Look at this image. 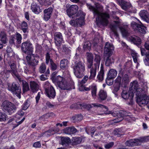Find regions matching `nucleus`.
<instances>
[{
  "label": "nucleus",
  "instance_id": "1",
  "mask_svg": "<svg viewBox=\"0 0 149 149\" xmlns=\"http://www.w3.org/2000/svg\"><path fill=\"white\" fill-rule=\"evenodd\" d=\"M95 7L93 6L90 4H86L88 8L93 12L94 16L96 15L97 17L96 18V20L97 24L99 23L103 26H107L108 24V19L109 18V15L106 13H101L100 12L102 11L103 7L97 3H95Z\"/></svg>",
  "mask_w": 149,
  "mask_h": 149
},
{
  "label": "nucleus",
  "instance_id": "2",
  "mask_svg": "<svg viewBox=\"0 0 149 149\" xmlns=\"http://www.w3.org/2000/svg\"><path fill=\"white\" fill-rule=\"evenodd\" d=\"M74 73L76 77L78 78H82L84 76V72L85 70V64L81 61H76L74 64L72 65Z\"/></svg>",
  "mask_w": 149,
  "mask_h": 149
},
{
  "label": "nucleus",
  "instance_id": "3",
  "mask_svg": "<svg viewBox=\"0 0 149 149\" xmlns=\"http://www.w3.org/2000/svg\"><path fill=\"white\" fill-rule=\"evenodd\" d=\"M1 107L4 111L9 115L15 112L17 108L14 104L7 100H5L3 102Z\"/></svg>",
  "mask_w": 149,
  "mask_h": 149
},
{
  "label": "nucleus",
  "instance_id": "4",
  "mask_svg": "<svg viewBox=\"0 0 149 149\" xmlns=\"http://www.w3.org/2000/svg\"><path fill=\"white\" fill-rule=\"evenodd\" d=\"M58 87L61 90H69L71 88L70 84L63 78L58 76L55 78Z\"/></svg>",
  "mask_w": 149,
  "mask_h": 149
},
{
  "label": "nucleus",
  "instance_id": "5",
  "mask_svg": "<svg viewBox=\"0 0 149 149\" xmlns=\"http://www.w3.org/2000/svg\"><path fill=\"white\" fill-rule=\"evenodd\" d=\"M8 90L14 95H15L19 99L21 98V89L18 84L13 82L12 84H8Z\"/></svg>",
  "mask_w": 149,
  "mask_h": 149
},
{
  "label": "nucleus",
  "instance_id": "6",
  "mask_svg": "<svg viewBox=\"0 0 149 149\" xmlns=\"http://www.w3.org/2000/svg\"><path fill=\"white\" fill-rule=\"evenodd\" d=\"M21 49L22 51L29 55H32L33 51L32 44L30 42L26 41L23 42L21 45Z\"/></svg>",
  "mask_w": 149,
  "mask_h": 149
},
{
  "label": "nucleus",
  "instance_id": "7",
  "mask_svg": "<svg viewBox=\"0 0 149 149\" xmlns=\"http://www.w3.org/2000/svg\"><path fill=\"white\" fill-rule=\"evenodd\" d=\"M26 60L28 65L29 66L30 68L31 67H33L32 70L31 72L34 70L35 68L34 66L37 65L38 63L39 57H35L34 54L32 55H29L26 57Z\"/></svg>",
  "mask_w": 149,
  "mask_h": 149
},
{
  "label": "nucleus",
  "instance_id": "8",
  "mask_svg": "<svg viewBox=\"0 0 149 149\" xmlns=\"http://www.w3.org/2000/svg\"><path fill=\"white\" fill-rule=\"evenodd\" d=\"M44 88L47 96L50 98H54L56 96V91L54 88L49 84L47 81L44 85Z\"/></svg>",
  "mask_w": 149,
  "mask_h": 149
},
{
  "label": "nucleus",
  "instance_id": "9",
  "mask_svg": "<svg viewBox=\"0 0 149 149\" xmlns=\"http://www.w3.org/2000/svg\"><path fill=\"white\" fill-rule=\"evenodd\" d=\"M138 21L139 22V24L135 22H132L131 24V27L135 31L143 34H145L146 33V27L140 21Z\"/></svg>",
  "mask_w": 149,
  "mask_h": 149
},
{
  "label": "nucleus",
  "instance_id": "10",
  "mask_svg": "<svg viewBox=\"0 0 149 149\" xmlns=\"http://www.w3.org/2000/svg\"><path fill=\"white\" fill-rule=\"evenodd\" d=\"M137 96L136 102L140 106L146 105L149 101V97L146 95H143L142 92Z\"/></svg>",
  "mask_w": 149,
  "mask_h": 149
},
{
  "label": "nucleus",
  "instance_id": "11",
  "mask_svg": "<svg viewBox=\"0 0 149 149\" xmlns=\"http://www.w3.org/2000/svg\"><path fill=\"white\" fill-rule=\"evenodd\" d=\"M130 91L133 93L136 91V95H139L143 91V89L139 87L138 82L134 81L131 82L130 84Z\"/></svg>",
  "mask_w": 149,
  "mask_h": 149
},
{
  "label": "nucleus",
  "instance_id": "12",
  "mask_svg": "<svg viewBox=\"0 0 149 149\" xmlns=\"http://www.w3.org/2000/svg\"><path fill=\"white\" fill-rule=\"evenodd\" d=\"M85 16V14L81 11H79L77 14L74 15L75 17L76 24L77 25L81 26L84 24Z\"/></svg>",
  "mask_w": 149,
  "mask_h": 149
},
{
  "label": "nucleus",
  "instance_id": "13",
  "mask_svg": "<svg viewBox=\"0 0 149 149\" xmlns=\"http://www.w3.org/2000/svg\"><path fill=\"white\" fill-rule=\"evenodd\" d=\"M78 7L77 5H72L66 10L67 15L69 17L73 16L77 14Z\"/></svg>",
  "mask_w": 149,
  "mask_h": 149
},
{
  "label": "nucleus",
  "instance_id": "14",
  "mask_svg": "<svg viewBox=\"0 0 149 149\" xmlns=\"http://www.w3.org/2000/svg\"><path fill=\"white\" fill-rule=\"evenodd\" d=\"M113 50V45L109 42H106L104 47V55H112Z\"/></svg>",
  "mask_w": 149,
  "mask_h": 149
},
{
  "label": "nucleus",
  "instance_id": "15",
  "mask_svg": "<svg viewBox=\"0 0 149 149\" xmlns=\"http://www.w3.org/2000/svg\"><path fill=\"white\" fill-rule=\"evenodd\" d=\"M55 43L56 46L60 47L63 41V37L62 34L60 32H56L54 35Z\"/></svg>",
  "mask_w": 149,
  "mask_h": 149
},
{
  "label": "nucleus",
  "instance_id": "16",
  "mask_svg": "<svg viewBox=\"0 0 149 149\" xmlns=\"http://www.w3.org/2000/svg\"><path fill=\"white\" fill-rule=\"evenodd\" d=\"M8 64L11 69V70H8L9 72L13 74L15 76L17 77V76H19L17 74V70L16 65L15 61H10L8 62Z\"/></svg>",
  "mask_w": 149,
  "mask_h": 149
},
{
  "label": "nucleus",
  "instance_id": "17",
  "mask_svg": "<svg viewBox=\"0 0 149 149\" xmlns=\"http://www.w3.org/2000/svg\"><path fill=\"white\" fill-rule=\"evenodd\" d=\"M125 145L128 146H133L141 145V144L140 138L138 139H130L125 142Z\"/></svg>",
  "mask_w": 149,
  "mask_h": 149
},
{
  "label": "nucleus",
  "instance_id": "18",
  "mask_svg": "<svg viewBox=\"0 0 149 149\" xmlns=\"http://www.w3.org/2000/svg\"><path fill=\"white\" fill-rule=\"evenodd\" d=\"M87 67L91 68L93 65L94 56L91 53H86V54Z\"/></svg>",
  "mask_w": 149,
  "mask_h": 149
},
{
  "label": "nucleus",
  "instance_id": "19",
  "mask_svg": "<svg viewBox=\"0 0 149 149\" xmlns=\"http://www.w3.org/2000/svg\"><path fill=\"white\" fill-rule=\"evenodd\" d=\"M121 111H117L113 112L111 115L114 117H116V118L113 120L115 123H118L122 121L123 118V115L121 114Z\"/></svg>",
  "mask_w": 149,
  "mask_h": 149
},
{
  "label": "nucleus",
  "instance_id": "20",
  "mask_svg": "<svg viewBox=\"0 0 149 149\" xmlns=\"http://www.w3.org/2000/svg\"><path fill=\"white\" fill-rule=\"evenodd\" d=\"M19 82L22 84L24 92H27L29 90V86L28 83L22 79L19 76H17Z\"/></svg>",
  "mask_w": 149,
  "mask_h": 149
},
{
  "label": "nucleus",
  "instance_id": "21",
  "mask_svg": "<svg viewBox=\"0 0 149 149\" xmlns=\"http://www.w3.org/2000/svg\"><path fill=\"white\" fill-rule=\"evenodd\" d=\"M129 39L131 42L139 46L141 43V40L140 38L134 35L129 37Z\"/></svg>",
  "mask_w": 149,
  "mask_h": 149
},
{
  "label": "nucleus",
  "instance_id": "22",
  "mask_svg": "<svg viewBox=\"0 0 149 149\" xmlns=\"http://www.w3.org/2000/svg\"><path fill=\"white\" fill-rule=\"evenodd\" d=\"M63 132L65 134L71 135L75 134L77 130L74 127L72 126L65 128L63 130Z\"/></svg>",
  "mask_w": 149,
  "mask_h": 149
},
{
  "label": "nucleus",
  "instance_id": "23",
  "mask_svg": "<svg viewBox=\"0 0 149 149\" xmlns=\"http://www.w3.org/2000/svg\"><path fill=\"white\" fill-rule=\"evenodd\" d=\"M112 55H104V59L105 60V64L107 66H110L114 62V60L111 56Z\"/></svg>",
  "mask_w": 149,
  "mask_h": 149
},
{
  "label": "nucleus",
  "instance_id": "24",
  "mask_svg": "<svg viewBox=\"0 0 149 149\" xmlns=\"http://www.w3.org/2000/svg\"><path fill=\"white\" fill-rule=\"evenodd\" d=\"M30 89L33 93L36 92L39 89L40 86L39 84L35 81H31L30 82Z\"/></svg>",
  "mask_w": 149,
  "mask_h": 149
},
{
  "label": "nucleus",
  "instance_id": "25",
  "mask_svg": "<svg viewBox=\"0 0 149 149\" xmlns=\"http://www.w3.org/2000/svg\"><path fill=\"white\" fill-rule=\"evenodd\" d=\"M130 81V79L129 75L127 74H124L123 76L121 86L123 87H126Z\"/></svg>",
  "mask_w": 149,
  "mask_h": 149
},
{
  "label": "nucleus",
  "instance_id": "26",
  "mask_svg": "<svg viewBox=\"0 0 149 149\" xmlns=\"http://www.w3.org/2000/svg\"><path fill=\"white\" fill-rule=\"evenodd\" d=\"M107 96V92L103 90H101L98 94L97 98L99 100L103 101L106 99Z\"/></svg>",
  "mask_w": 149,
  "mask_h": 149
},
{
  "label": "nucleus",
  "instance_id": "27",
  "mask_svg": "<svg viewBox=\"0 0 149 149\" xmlns=\"http://www.w3.org/2000/svg\"><path fill=\"white\" fill-rule=\"evenodd\" d=\"M82 107L86 109H90L93 107H100L102 108H105L106 109V107L105 106L99 104L94 103L92 104H81Z\"/></svg>",
  "mask_w": 149,
  "mask_h": 149
},
{
  "label": "nucleus",
  "instance_id": "28",
  "mask_svg": "<svg viewBox=\"0 0 149 149\" xmlns=\"http://www.w3.org/2000/svg\"><path fill=\"white\" fill-rule=\"evenodd\" d=\"M117 0L119 4L121 5L122 8L124 10L127 11L131 4L129 3L125 2L124 0Z\"/></svg>",
  "mask_w": 149,
  "mask_h": 149
},
{
  "label": "nucleus",
  "instance_id": "29",
  "mask_svg": "<svg viewBox=\"0 0 149 149\" xmlns=\"http://www.w3.org/2000/svg\"><path fill=\"white\" fill-rule=\"evenodd\" d=\"M140 50L141 54L142 56L146 55V58L144 60V63L146 65H149V58L148 59L147 57V55H149V52L148 53L146 52V50L144 48H141Z\"/></svg>",
  "mask_w": 149,
  "mask_h": 149
},
{
  "label": "nucleus",
  "instance_id": "30",
  "mask_svg": "<svg viewBox=\"0 0 149 149\" xmlns=\"http://www.w3.org/2000/svg\"><path fill=\"white\" fill-rule=\"evenodd\" d=\"M31 8L32 11L36 14H38L41 11L39 6L36 3H33L31 5Z\"/></svg>",
  "mask_w": 149,
  "mask_h": 149
},
{
  "label": "nucleus",
  "instance_id": "31",
  "mask_svg": "<svg viewBox=\"0 0 149 149\" xmlns=\"http://www.w3.org/2000/svg\"><path fill=\"white\" fill-rule=\"evenodd\" d=\"M99 68L98 67L93 66L91 68L90 71V75L89 77V79H93L95 77L97 70Z\"/></svg>",
  "mask_w": 149,
  "mask_h": 149
},
{
  "label": "nucleus",
  "instance_id": "32",
  "mask_svg": "<svg viewBox=\"0 0 149 149\" xmlns=\"http://www.w3.org/2000/svg\"><path fill=\"white\" fill-rule=\"evenodd\" d=\"M114 22L117 25L111 24L110 25V27L111 30L113 32L115 35L118 37V35L117 32V29L118 27V25L119 23L120 22L118 21H114Z\"/></svg>",
  "mask_w": 149,
  "mask_h": 149
},
{
  "label": "nucleus",
  "instance_id": "33",
  "mask_svg": "<svg viewBox=\"0 0 149 149\" xmlns=\"http://www.w3.org/2000/svg\"><path fill=\"white\" fill-rule=\"evenodd\" d=\"M68 63L69 62L66 59H63L61 60L60 62V68L63 70L66 69L68 68Z\"/></svg>",
  "mask_w": 149,
  "mask_h": 149
},
{
  "label": "nucleus",
  "instance_id": "34",
  "mask_svg": "<svg viewBox=\"0 0 149 149\" xmlns=\"http://www.w3.org/2000/svg\"><path fill=\"white\" fill-rule=\"evenodd\" d=\"M90 88L91 90V95L94 99L95 98L96 96L97 91V86L96 85L93 84L90 86Z\"/></svg>",
  "mask_w": 149,
  "mask_h": 149
},
{
  "label": "nucleus",
  "instance_id": "35",
  "mask_svg": "<svg viewBox=\"0 0 149 149\" xmlns=\"http://www.w3.org/2000/svg\"><path fill=\"white\" fill-rule=\"evenodd\" d=\"M8 70H4L0 73V78L4 81H6L9 77Z\"/></svg>",
  "mask_w": 149,
  "mask_h": 149
},
{
  "label": "nucleus",
  "instance_id": "36",
  "mask_svg": "<svg viewBox=\"0 0 149 149\" xmlns=\"http://www.w3.org/2000/svg\"><path fill=\"white\" fill-rule=\"evenodd\" d=\"M59 131V129L56 126V127H54L51 128L50 130L45 132V133L50 135L53 134H54L57 133Z\"/></svg>",
  "mask_w": 149,
  "mask_h": 149
},
{
  "label": "nucleus",
  "instance_id": "37",
  "mask_svg": "<svg viewBox=\"0 0 149 149\" xmlns=\"http://www.w3.org/2000/svg\"><path fill=\"white\" fill-rule=\"evenodd\" d=\"M94 61L95 63L94 64V66L99 67L101 61V58L99 55L97 54H95Z\"/></svg>",
  "mask_w": 149,
  "mask_h": 149
},
{
  "label": "nucleus",
  "instance_id": "38",
  "mask_svg": "<svg viewBox=\"0 0 149 149\" xmlns=\"http://www.w3.org/2000/svg\"><path fill=\"white\" fill-rule=\"evenodd\" d=\"M82 140L80 137H75L73 138L72 139V144L73 145H76L80 144Z\"/></svg>",
  "mask_w": 149,
  "mask_h": 149
},
{
  "label": "nucleus",
  "instance_id": "39",
  "mask_svg": "<svg viewBox=\"0 0 149 149\" xmlns=\"http://www.w3.org/2000/svg\"><path fill=\"white\" fill-rule=\"evenodd\" d=\"M0 37L2 43H6L7 40V35L5 31H1L0 34Z\"/></svg>",
  "mask_w": 149,
  "mask_h": 149
},
{
  "label": "nucleus",
  "instance_id": "40",
  "mask_svg": "<svg viewBox=\"0 0 149 149\" xmlns=\"http://www.w3.org/2000/svg\"><path fill=\"white\" fill-rule=\"evenodd\" d=\"M117 74V71L114 69H111L109 71L108 77L109 78H114L116 77Z\"/></svg>",
  "mask_w": 149,
  "mask_h": 149
},
{
  "label": "nucleus",
  "instance_id": "41",
  "mask_svg": "<svg viewBox=\"0 0 149 149\" xmlns=\"http://www.w3.org/2000/svg\"><path fill=\"white\" fill-rule=\"evenodd\" d=\"M112 133L114 135L117 136L118 137L120 136L123 134L122 130L120 128L116 129Z\"/></svg>",
  "mask_w": 149,
  "mask_h": 149
},
{
  "label": "nucleus",
  "instance_id": "42",
  "mask_svg": "<svg viewBox=\"0 0 149 149\" xmlns=\"http://www.w3.org/2000/svg\"><path fill=\"white\" fill-rule=\"evenodd\" d=\"M104 72L103 66H101L100 70L99 73L97 77L100 81H102L103 79Z\"/></svg>",
  "mask_w": 149,
  "mask_h": 149
},
{
  "label": "nucleus",
  "instance_id": "43",
  "mask_svg": "<svg viewBox=\"0 0 149 149\" xmlns=\"http://www.w3.org/2000/svg\"><path fill=\"white\" fill-rule=\"evenodd\" d=\"M91 44L90 42L86 41L84 43L83 45V49L85 51H89L91 49Z\"/></svg>",
  "mask_w": 149,
  "mask_h": 149
},
{
  "label": "nucleus",
  "instance_id": "44",
  "mask_svg": "<svg viewBox=\"0 0 149 149\" xmlns=\"http://www.w3.org/2000/svg\"><path fill=\"white\" fill-rule=\"evenodd\" d=\"M122 97L125 100L128 98L129 96V94L128 93V91L126 90H123L121 93Z\"/></svg>",
  "mask_w": 149,
  "mask_h": 149
},
{
  "label": "nucleus",
  "instance_id": "45",
  "mask_svg": "<svg viewBox=\"0 0 149 149\" xmlns=\"http://www.w3.org/2000/svg\"><path fill=\"white\" fill-rule=\"evenodd\" d=\"M70 139L68 137H62L61 139V144L64 145L66 144H68L70 143Z\"/></svg>",
  "mask_w": 149,
  "mask_h": 149
},
{
  "label": "nucleus",
  "instance_id": "46",
  "mask_svg": "<svg viewBox=\"0 0 149 149\" xmlns=\"http://www.w3.org/2000/svg\"><path fill=\"white\" fill-rule=\"evenodd\" d=\"M62 48L63 52L66 54L70 55L71 53V50L65 45H63Z\"/></svg>",
  "mask_w": 149,
  "mask_h": 149
},
{
  "label": "nucleus",
  "instance_id": "47",
  "mask_svg": "<svg viewBox=\"0 0 149 149\" xmlns=\"http://www.w3.org/2000/svg\"><path fill=\"white\" fill-rule=\"evenodd\" d=\"M21 28L24 33H25L27 31L28 29V26L27 23L23 21L22 22Z\"/></svg>",
  "mask_w": 149,
  "mask_h": 149
},
{
  "label": "nucleus",
  "instance_id": "48",
  "mask_svg": "<svg viewBox=\"0 0 149 149\" xmlns=\"http://www.w3.org/2000/svg\"><path fill=\"white\" fill-rule=\"evenodd\" d=\"M73 120L75 121H80L83 119V116L81 114H78L72 117Z\"/></svg>",
  "mask_w": 149,
  "mask_h": 149
},
{
  "label": "nucleus",
  "instance_id": "49",
  "mask_svg": "<svg viewBox=\"0 0 149 149\" xmlns=\"http://www.w3.org/2000/svg\"><path fill=\"white\" fill-rule=\"evenodd\" d=\"M46 69V66L44 63H42L39 68V71L41 73H44Z\"/></svg>",
  "mask_w": 149,
  "mask_h": 149
},
{
  "label": "nucleus",
  "instance_id": "50",
  "mask_svg": "<svg viewBox=\"0 0 149 149\" xmlns=\"http://www.w3.org/2000/svg\"><path fill=\"white\" fill-rule=\"evenodd\" d=\"M140 16L143 19L148 16V12L147 11L145 10L141 11L139 13Z\"/></svg>",
  "mask_w": 149,
  "mask_h": 149
},
{
  "label": "nucleus",
  "instance_id": "51",
  "mask_svg": "<svg viewBox=\"0 0 149 149\" xmlns=\"http://www.w3.org/2000/svg\"><path fill=\"white\" fill-rule=\"evenodd\" d=\"M103 38L102 36H100L99 34H98L97 37H96L94 39V41L95 42L93 43L94 45L95 46L99 42V40H100L101 41H102Z\"/></svg>",
  "mask_w": 149,
  "mask_h": 149
},
{
  "label": "nucleus",
  "instance_id": "52",
  "mask_svg": "<svg viewBox=\"0 0 149 149\" xmlns=\"http://www.w3.org/2000/svg\"><path fill=\"white\" fill-rule=\"evenodd\" d=\"M50 69L53 71L56 70L57 68V65L54 63L52 60L50 61Z\"/></svg>",
  "mask_w": 149,
  "mask_h": 149
},
{
  "label": "nucleus",
  "instance_id": "53",
  "mask_svg": "<svg viewBox=\"0 0 149 149\" xmlns=\"http://www.w3.org/2000/svg\"><path fill=\"white\" fill-rule=\"evenodd\" d=\"M15 36L17 43L18 44H20L22 40L21 35L19 33L17 32L15 33Z\"/></svg>",
  "mask_w": 149,
  "mask_h": 149
},
{
  "label": "nucleus",
  "instance_id": "54",
  "mask_svg": "<svg viewBox=\"0 0 149 149\" xmlns=\"http://www.w3.org/2000/svg\"><path fill=\"white\" fill-rule=\"evenodd\" d=\"M41 4L42 5H50L51 3L49 0H38Z\"/></svg>",
  "mask_w": 149,
  "mask_h": 149
},
{
  "label": "nucleus",
  "instance_id": "55",
  "mask_svg": "<svg viewBox=\"0 0 149 149\" xmlns=\"http://www.w3.org/2000/svg\"><path fill=\"white\" fill-rule=\"evenodd\" d=\"M131 55L133 58L134 62L136 63L137 62L138 56L137 54L134 51H132L131 52Z\"/></svg>",
  "mask_w": 149,
  "mask_h": 149
},
{
  "label": "nucleus",
  "instance_id": "56",
  "mask_svg": "<svg viewBox=\"0 0 149 149\" xmlns=\"http://www.w3.org/2000/svg\"><path fill=\"white\" fill-rule=\"evenodd\" d=\"M53 11V9L52 7H49V8L45 9L44 11V13L50 15L51 16L52 14Z\"/></svg>",
  "mask_w": 149,
  "mask_h": 149
},
{
  "label": "nucleus",
  "instance_id": "57",
  "mask_svg": "<svg viewBox=\"0 0 149 149\" xmlns=\"http://www.w3.org/2000/svg\"><path fill=\"white\" fill-rule=\"evenodd\" d=\"M120 29L123 36L126 37L128 35V33L127 31L124 28L120 27Z\"/></svg>",
  "mask_w": 149,
  "mask_h": 149
},
{
  "label": "nucleus",
  "instance_id": "58",
  "mask_svg": "<svg viewBox=\"0 0 149 149\" xmlns=\"http://www.w3.org/2000/svg\"><path fill=\"white\" fill-rule=\"evenodd\" d=\"M29 106V101L28 100H27L23 105V109L24 110H26Z\"/></svg>",
  "mask_w": 149,
  "mask_h": 149
},
{
  "label": "nucleus",
  "instance_id": "59",
  "mask_svg": "<svg viewBox=\"0 0 149 149\" xmlns=\"http://www.w3.org/2000/svg\"><path fill=\"white\" fill-rule=\"evenodd\" d=\"M113 78H109L108 77H107L106 81L107 84L108 85L111 86L113 84Z\"/></svg>",
  "mask_w": 149,
  "mask_h": 149
},
{
  "label": "nucleus",
  "instance_id": "60",
  "mask_svg": "<svg viewBox=\"0 0 149 149\" xmlns=\"http://www.w3.org/2000/svg\"><path fill=\"white\" fill-rule=\"evenodd\" d=\"M127 11L130 13H136V10L135 8L132 7L131 4Z\"/></svg>",
  "mask_w": 149,
  "mask_h": 149
},
{
  "label": "nucleus",
  "instance_id": "61",
  "mask_svg": "<svg viewBox=\"0 0 149 149\" xmlns=\"http://www.w3.org/2000/svg\"><path fill=\"white\" fill-rule=\"evenodd\" d=\"M114 144L113 142H111L108 143L104 145V148L106 149H109L112 148Z\"/></svg>",
  "mask_w": 149,
  "mask_h": 149
},
{
  "label": "nucleus",
  "instance_id": "62",
  "mask_svg": "<svg viewBox=\"0 0 149 149\" xmlns=\"http://www.w3.org/2000/svg\"><path fill=\"white\" fill-rule=\"evenodd\" d=\"M6 115L4 113L0 112V121H3L6 120Z\"/></svg>",
  "mask_w": 149,
  "mask_h": 149
},
{
  "label": "nucleus",
  "instance_id": "63",
  "mask_svg": "<svg viewBox=\"0 0 149 149\" xmlns=\"http://www.w3.org/2000/svg\"><path fill=\"white\" fill-rule=\"evenodd\" d=\"M51 60H52L51 58V57L50 54L48 52L46 53V64H48L49 63V61H50V62Z\"/></svg>",
  "mask_w": 149,
  "mask_h": 149
},
{
  "label": "nucleus",
  "instance_id": "64",
  "mask_svg": "<svg viewBox=\"0 0 149 149\" xmlns=\"http://www.w3.org/2000/svg\"><path fill=\"white\" fill-rule=\"evenodd\" d=\"M121 77L120 76H118L116 79L115 80V82L117 84L118 86L121 85Z\"/></svg>",
  "mask_w": 149,
  "mask_h": 149
}]
</instances>
